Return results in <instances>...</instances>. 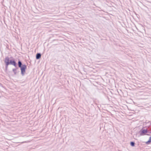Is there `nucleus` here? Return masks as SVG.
Returning <instances> with one entry per match:
<instances>
[{
	"label": "nucleus",
	"instance_id": "obj_7",
	"mask_svg": "<svg viewBox=\"0 0 151 151\" xmlns=\"http://www.w3.org/2000/svg\"><path fill=\"white\" fill-rule=\"evenodd\" d=\"M147 133H149V134L151 133V131H150V130H149L147 129Z\"/></svg>",
	"mask_w": 151,
	"mask_h": 151
},
{
	"label": "nucleus",
	"instance_id": "obj_5",
	"mask_svg": "<svg viewBox=\"0 0 151 151\" xmlns=\"http://www.w3.org/2000/svg\"><path fill=\"white\" fill-rule=\"evenodd\" d=\"M151 142V136L149 137L148 141L146 142L147 145H149Z\"/></svg>",
	"mask_w": 151,
	"mask_h": 151
},
{
	"label": "nucleus",
	"instance_id": "obj_4",
	"mask_svg": "<svg viewBox=\"0 0 151 151\" xmlns=\"http://www.w3.org/2000/svg\"><path fill=\"white\" fill-rule=\"evenodd\" d=\"M41 57V54L40 53H37L36 55V58L37 60L40 59Z\"/></svg>",
	"mask_w": 151,
	"mask_h": 151
},
{
	"label": "nucleus",
	"instance_id": "obj_3",
	"mask_svg": "<svg viewBox=\"0 0 151 151\" xmlns=\"http://www.w3.org/2000/svg\"><path fill=\"white\" fill-rule=\"evenodd\" d=\"M147 132V129H145L142 128L139 131V134L140 136H142L146 135Z\"/></svg>",
	"mask_w": 151,
	"mask_h": 151
},
{
	"label": "nucleus",
	"instance_id": "obj_1",
	"mask_svg": "<svg viewBox=\"0 0 151 151\" xmlns=\"http://www.w3.org/2000/svg\"><path fill=\"white\" fill-rule=\"evenodd\" d=\"M12 58V61L14 62L15 63V64L16 65H15L16 66H14L15 68L12 69V71L14 73V75H16L17 73L16 70L19 68H20L21 70V75L22 76H24L26 73V70L27 68V65L25 64H23L22 62L19 59L18 60V62L17 64L15 59L13 58Z\"/></svg>",
	"mask_w": 151,
	"mask_h": 151
},
{
	"label": "nucleus",
	"instance_id": "obj_2",
	"mask_svg": "<svg viewBox=\"0 0 151 151\" xmlns=\"http://www.w3.org/2000/svg\"><path fill=\"white\" fill-rule=\"evenodd\" d=\"M4 62L5 65V71H6L8 70V66L9 65H12L14 66H15V64L14 62L12 61V59L10 60V58L8 57H6L4 60Z\"/></svg>",
	"mask_w": 151,
	"mask_h": 151
},
{
	"label": "nucleus",
	"instance_id": "obj_8",
	"mask_svg": "<svg viewBox=\"0 0 151 151\" xmlns=\"http://www.w3.org/2000/svg\"><path fill=\"white\" fill-rule=\"evenodd\" d=\"M146 135H148V136H150V135L149 134H148L147 133H146Z\"/></svg>",
	"mask_w": 151,
	"mask_h": 151
},
{
	"label": "nucleus",
	"instance_id": "obj_6",
	"mask_svg": "<svg viewBox=\"0 0 151 151\" xmlns=\"http://www.w3.org/2000/svg\"><path fill=\"white\" fill-rule=\"evenodd\" d=\"M135 144V143L134 142L131 141L130 142V145L132 147L134 146Z\"/></svg>",
	"mask_w": 151,
	"mask_h": 151
}]
</instances>
